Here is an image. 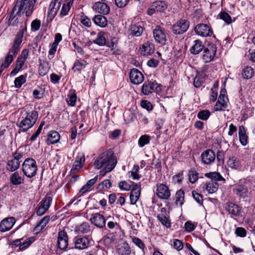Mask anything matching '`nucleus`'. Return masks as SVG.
Masks as SVG:
<instances>
[{"instance_id": "30", "label": "nucleus", "mask_w": 255, "mask_h": 255, "mask_svg": "<svg viewBox=\"0 0 255 255\" xmlns=\"http://www.w3.org/2000/svg\"><path fill=\"white\" fill-rule=\"evenodd\" d=\"M93 20L95 24L101 27H105L108 24V20L107 18L105 16L101 14L95 15L93 17Z\"/></svg>"}, {"instance_id": "46", "label": "nucleus", "mask_w": 255, "mask_h": 255, "mask_svg": "<svg viewBox=\"0 0 255 255\" xmlns=\"http://www.w3.org/2000/svg\"><path fill=\"white\" fill-rule=\"evenodd\" d=\"M49 67L47 63H40L38 68V72L40 76H45L49 71Z\"/></svg>"}, {"instance_id": "27", "label": "nucleus", "mask_w": 255, "mask_h": 255, "mask_svg": "<svg viewBox=\"0 0 255 255\" xmlns=\"http://www.w3.org/2000/svg\"><path fill=\"white\" fill-rule=\"evenodd\" d=\"M226 209L229 214L234 216H238L240 214V209L239 207L233 203L230 202L227 203Z\"/></svg>"}, {"instance_id": "56", "label": "nucleus", "mask_w": 255, "mask_h": 255, "mask_svg": "<svg viewBox=\"0 0 255 255\" xmlns=\"http://www.w3.org/2000/svg\"><path fill=\"white\" fill-rule=\"evenodd\" d=\"M119 187L123 190L129 191L131 189L132 185V183H128L125 181H121L119 183Z\"/></svg>"}, {"instance_id": "17", "label": "nucleus", "mask_w": 255, "mask_h": 255, "mask_svg": "<svg viewBox=\"0 0 255 255\" xmlns=\"http://www.w3.org/2000/svg\"><path fill=\"white\" fill-rule=\"evenodd\" d=\"M153 35L155 41L161 44H164L166 36L164 30L159 26H156L153 30Z\"/></svg>"}, {"instance_id": "21", "label": "nucleus", "mask_w": 255, "mask_h": 255, "mask_svg": "<svg viewBox=\"0 0 255 255\" xmlns=\"http://www.w3.org/2000/svg\"><path fill=\"white\" fill-rule=\"evenodd\" d=\"M157 83L155 82H145L142 87V92L144 95H148L157 90Z\"/></svg>"}, {"instance_id": "34", "label": "nucleus", "mask_w": 255, "mask_h": 255, "mask_svg": "<svg viewBox=\"0 0 255 255\" xmlns=\"http://www.w3.org/2000/svg\"><path fill=\"white\" fill-rule=\"evenodd\" d=\"M77 100V95L76 94L75 90H71L69 91L66 101L67 104L70 106H75Z\"/></svg>"}, {"instance_id": "9", "label": "nucleus", "mask_w": 255, "mask_h": 255, "mask_svg": "<svg viewBox=\"0 0 255 255\" xmlns=\"http://www.w3.org/2000/svg\"><path fill=\"white\" fill-rule=\"evenodd\" d=\"M194 31L197 34L202 37L211 36L213 34L211 28L204 23L197 24L194 28Z\"/></svg>"}, {"instance_id": "58", "label": "nucleus", "mask_w": 255, "mask_h": 255, "mask_svg": "<svg viewBox=\"0 0 255 255\" xmlns=\"http://www.w3.org/2000/svg\"><path fill=\"white\" fill-rule=\"evenodd\" d=\"M188 176L190 182L194 183L198 178V173L195 170H190L188 173Z\"/></svg>"}, {"instance_id": "52", "label": "nucleus", "mask_w": 255, "mask_h": 255, "mask_svg": "<svg viewBox=\"0 0 255 255\" xmlns=\"http://www.w3.org/2000/svg\"><path fill=\"white\" fill-rule=\"evenodd\" d=\"M80 21L83 25L86 27H89L91 26L92 23L90 19L83 13L80 15Z\"/></svg>"}, {"instance_id": "45", "label": "nucleus", "mask_w": 255, "mask_h": 255, "mask_svg": "<svg viewBox=\"0 0 255 255\" xmlns=\"http://www.w3.org/2000/svg\"><path fill=\"white\" fill-rule=\"evenodd\" d=\"M150 136L148 135L144 134L141 135L138 141V146L140 147H142L145 145L148 144L150 141Z\"/></svg>"}, {"instance_id": "35", "label": "nucleus", "mask_w": 255, "mask_h": 255, "mask_svg": "<svg viewBox=\"0 0 255 255\" xmlns=\"http://www.w3.org/2000/svg\"><path fill=\"white\" fill-rule=\"evenodd\" d=\"M88 63L83 59L76 60L72 67V70L74 72L80 71L85 68Z\"/></svg>"}, {"instance_id": "10", "label": "nucleus", "mask_w": 255, "mask_h": 255, "mask_svg": "<svg viewBox=\"0 0 255 255\" xmlns=\"http://www.w3.org/2000/svg\"><path fill=\"white\" fill-rule=\"evenodd\" d=\"M110 218L109 216L106 219L103 215L96 213L92 215L90 221L97 227L102 229L106 226V220H108Z\"/></svg>"}, {"instance_id": "55", "label": "nucleus", "mask_w": 255, "mask_h": 255, "mask_svg": "<svg viewBox=\"0 0 255 255\" xmlns=\"http://www.w3.org/2000/svg\"><path fill=\"white\" fill-rule=\"evenodd\" d=\"M227 105L225 101L218 100L214 107L216 111H222L226 108Z\"/></svg>"}, {"instance_id": "40", "label": "nucleus", "mask_w": 255, "mask_h": 255, "mask_svg": "<svg viewBox=\"0 0 255 255\" xmlns=\"http://www.w3.org/2000/svg\"><path fill=\"white\" fill-rule=\"evenodd\" d=\"M119 254L121 255H130L131 250L130 247L127 243H124L118 249Z\"/></svg>"}, {"instance_id": "28", "label": "nucleus", "mask_w": 255, "mask_h": 255, "mask_svg": "<svg viewBox=\"0 0 255 255\" xmlns=\"http://www.w3.org/2000/svg\"><path fill=\"white\" fill-rule=\"evenodd\" d=\"M75 231L78 234H87L91 231V226L87 222H83L75 227Z\"/></svg>"}, {"instance_id": "59", "label": "nucleus", "mask_w": 255, "mask_h": 255, "mask_svg": "<svg viewBox=\"0 0 255 255\" xmlns=\"http://www.w3.org/2000/svg\"><path fill=\"white\" fill-rule=\"evenodd\" d=\"M41 26V21L38 19L33 20L31 23V29L32 31L38 30Z\"/></svg>"}, {"instance_id": "64", "label": "nucleus", "mask_w": 255, "mask_h": 255, "mask_svg": "<svg viewBox=\"0 0 255 255\" xmlns=\"http://www.w3.org/2000/svg\"><path fill=\"white\" fill-rule=\"evenodd\" d=\"M117 44L118 40L115 37L112 38L111 41L106 42V45L112 49L116 48L117 46Z\"/></svg>"}, {"instance_id": "15", "label": "nucleus", "mask_w": 255, "mask_h": 255, "mask_svg": "<svg viewBox=\"0 0 255 255\" xmlns=\"http://www.w3.org/2000/svg\"><path fill=\"white\" fill-rule=\"evenodd\" d=\"M202 162L206 165L213 163L216 159L215 153L212 149L204 151L201 155Z\"/></svg>"}, {"instance_id": "2", "label": "nucleus", "mask_w": 255, "mask_h": 255, "mask_svg": "<svg viewBox=\"0 0 255 255\" xmlns=\"http://www.w3.org/2000/svg\"><path fill=\"white\" fill-rule=\"evenodd\" d=\"M117 161L113 153L110 152H104L100 155L95 160L94 165L97 169L111 166L115 167Z\"/></svg>"}, {"instance_id": "24", "label": "nucleus", "mask_w": 255, "mask_h": 255, "mask_svg": "<svg viewBox=\"0 0 255 255\" xmlns=\"http://www.w3.org/2000/svg\"><path fill=\"white\" fill-rule=\"evenodd\" d=\"M50 219V217L49 216H45L44 217L34 228L33 231L35 233L38 234L42 231L49 222Z\"/></svg>"}, {"instance_id": "38", "label": "nucleus", "mask_w": 255, "mask_h": 255, "mask_svg": "<svg viewBox=\"0 0 255 255\" xmlns=\"http://www.w3.org/2000/svg\"><path fill=\"white\" fill-rule=\"evenodd\" d=\"M157 218L160 222L167 228H170L171 227V223L169 218L165 216L164 214H159L157 215Z\"/></svg>"}, {"instance_id": "32", "label": "nucleus", "mask_w": 255, "mask_h": 255, "mask_svg": "<svg viewBox=\"0 0 255 255\" xmlns=\"http://www.w3.org/2000/svg\"><path fill=\"white\" fill-rule=\"evenodd\" d=\"M204 46L200 40L194 41V44L190 49V52L193 54H198L204 49Z\"/></svg>"}, {"instance_id": "13", "label": "nucleus", "mask_w": 255, "mask_h": 255, "mask_svg": "<svg viewBox=\"0 0 255 255\" xmlns=\"http://www.w3.org/2000/svg\"><path fill=\"white\" fill-rule=\"evenodd\" d=\"M132 183V186L130 190L131 191L130 193V203L132 205L136 204L140 195L141 184L134 183L130 181Z\"/></svg>"}, {"instance_id": "12", "label": "nucleus", "mask_w": 255, "mask_h": 255, "mask_svg": "<svg viewBox=\"0 0 255 255\" xmlns=\"http://www.w3.org/2000/svg\"><path fill=\"white\" fill-rule=\"evenodd\" d=\"M74 243L75 249L81 250H85L89 247L90 244V240L86 236L77 237L74 239Z\"/></svg>"}, {"instance_id": "33", "label": "nucleus", "mask_w": 255, "mask_h": 255, "mask_svg": "<svg viewBox=\"0 0 255 255\" xmlns=\"http://www.w3.org/2000/svg\"><path fill=\"white\" fill-rule=\"evenodd\" d=\"M218 183L213 180H210L205 184V188L209 194L216 192L218 189Z\"/></svg>"}, {"instance_id": "16", "label": "nucleus", "mask_w": 255, "mask_h": 255, "mask_svg": "<svg viewBox=\"0 0 255 255\" xmlns=\"http://www.w3.org/2000/svg\"><path fill=\"white\" fill-rule=\"evenodd\" d=\"M129 79L131 82L135 85H138L144 80V76L137 69H132L129 73Z\"/></svg>"}, {"instance_id": "6", "label": "nucleus", "mask_w": 255, "mask_h": 255, "mask_svg": "<svg viewBox=\"0 0 255 255\" xmlns=\"http://www.w3.org/2000/svg\"><path fill=\"white\" fill-rule=\"evenodd\" d=\"M22 157V153L17 151L14 152L13 154V157L11 159L8 160L6 165V169L10 172L16 171L20 166L21 159Z\"/></svg>"}, {"instance_id": "31", "label": "nucleus", "mask_w": 255, "mask_h": 255, "mask_svg": "<svg viewBox=\"0 0 255 255\" xmlns=\"http://www.w3.org/2000/svg\"><path fill=\"white\" fill-rule=\"evenodd\" d=\"M239 136L241 144L244 146L246 145L248 143V137L245 128L243 126H240L239 128Z\"/></svg>"}, {"instance_id": "51", "label": "nucleus", "mask_w": 255, "mask_h": 255, "mask_svg": "<svg viewBox=\"0 0 255 255\" xmlns=\"http://www.w3.org/2000/svg\"><path fill=\"white\" fill-rule=\"evenodd\" d=\"M111 185V181L108 179H106L104 180L102 183L99 184L98 188L100 190H106L109 189Z\"/></svg>"}, {"instance_id": "11", "label": "nucleus", "mask_w": 255, "mask_h": 255, "mask_svg": "<svg viewBox=\"0 0 255 255\" xmlns=\"http://www.w3.org/2000/svg\"><path fill=\"white\" fill-rule=\"evenodd\" d=\"M57 246L60 250L66 251L68 246V237L67 233L61 230L58 232Z\"/></svg>"}, {"instance_id": "63", "label": "nucleus", "mask_w": 255, "mask_h": 255, "mask_svg": "<svg viewBox=\"0 0 255 255\" xmlns=\"http://www.w3.org/2000/svg\"><path fill=\"white\" fill-rule=\"evenodd\" d=\"M52 201V198L49 196L44 198L40 203L48 209L50 207Z\"/></svg>"}, {"instance_id": "53", "label": "nucleus", "mask_w": 255, "mask_h": 255, "mask_svg": "<svg viewBox=\"0 0 255 255\" xmlns=\"http://www.w3.org/2000/svg\"><path fill=\"white\" fill-rule=\"evenodd\" d=\"M25 77L23 75H21L15 79L14 81V86L16 88H19L21 87L22 85L25 82Z\"/></svg>"}, {"instance_id": "49", "label": "nucleus", "mask_w": 255, "mask_h": 255, "mask_svg": "<svg viewBox=\"0 0 255 255\" xmlns=\"http://www.w3.org/2000/svg\"><path fill=\"white\" fill-rule=\"evenodd\" d=\"M94 43L103 46L106 44V40L103 33L100 32L98 34L97 38L94 41Z\"/></svg>"}, {"instance_id": "25", "label": "nucleus", "mask_w": 255, "mask_h": 255, "mask_svg": "<svg viewBox=\"0 0 255 255\" xmlns=\"http://www.w3.org/2000/svg\"><path fill=\"white\" fill-rule=\"evenodd\" d=\"M60 138V134L57 131H51L48 133L46 142L48 144H55L59 141Z\"/></svg>"}, {"instance_id": "50", "label": "nucleus", "mask_w": 255, "mask_h": 255, "mask_svg": "<svg viewBox=\"0 0 255 255\" xmlns=\"http://www.w3.org/2000/svg\"><path fill=\"white\" fill-rule=\"evenodd\" d=\"M219 16L220 19L224 20L226 23L227 24H230L232 22V18L231 16L225 11H222L219 14Z\"/></svg>"}, {"instance_id": "61", "label": "nucleus", "mask_w": 255, "mask_h": 255, "mask_svg": "<svg viewBox=\"0 0 255 255\" xmlns=\"http://www.w3.org/2000/svg\"><path fill=\"white\" fill-rule=\"evenodd\" d=\"M203 75H197L194 79L193 84L195 87L198 88L200 87L202 84L203 83L204 80L202 78Z\"/></svg>"}, {"instance_id": "44", "label": "nucleus", "mask_w": 255, "mask_h": 255, "mask_svg": "<svg viewBox=\"0 0 255 255\" xmlns=\"http://www.w3.org/2000/svg\"><path fill=\"white\" fill-rule=\"evenodd\" d=\"M34 241L33 238L27 239L25 240L21 239V244L18 251H22L28 248Z\"/></svg>"}, {"instance_id": "37", "label": "nucleus", "mask_w": 255, "mask_h": 255, "mask_svg": "<svg viewBox=\"0 0 255 255\" xmlns=\"http://www.w3.org/2000/svg\"><path fill=\"white\" fill-rule=\"evenodd\" d=\"M205 176L216 182L217 181H225V179L222 176L220 173L217 172H209L205 173Z\"/></svg>"}, {"instance_id": "54", "label": "nucleus", "mask_w": 255, "mask_h": 255, "mask_svg": "<svg viewBox=\"0 0 255 255\" xmlns=\"http://www.w3.org/2000/svg\"><path fill=\"white\" fill-rule=\"evenodd\" d=\"M171 243L174 248L177 251H180L183 248V243L178 239H173L171 241Z\"/></svg>"}, {"instance_id": "7", "label": "nucleus", "mask_w": 255, "mask_h": 255, "mask_svg": "<svg viewBox=\"0 0 255 255\" xmlns=\"http://www.w3.org/2000/svg\"><path fill=\"white\" fill-rule=\"evenodd\" d=\"M189 26L190 22L188 20L181 19L172 25V30L174 34H182L187 31Z\"/></svg>"}, {"instance_id": "42", "label": "nucleus", "mask_w": 255, "mask_h": 255, "mask_svg": "<svg viewBox=\"0 0 255 255\" xmlns=\"http://www.w3.org/2000/svg\"><path fill=\"white\" fill-rule=\"evenodd\" d=\"M143 28L142 26L138 25H132L130 28L131 34L135 36H139L143 32Z\"/></svg>"}, {"instance_id": "1", "label": "nucleus", "mask_w": 255, "mask_h": 255, "mask_svg": "<svg viewBox=\"0 0 255 255\" xmlns=\"http://www.w3.org/2000/svg\"><path fill=\"white\" fill-rule=\"evenodd\" d=\"M26 31V26L21 29L16 35L14 40L12 47L9 49V52L6 55L4 64V68L9 67L13 60V57H15L20 49V46L22 41V38L24 32Z\"/></svg>"}, {"instance_id": "29", "label": "nucleus", "mask_w": 255, "mask_h": 255, "mask_svg": "<svg viewBox=\"0 0 255 255\" xmlns=\"http://www.w3.org/2000/svg\"><path fill=\"white\" fill-rule=\"evenodd\" d=\"M154 51V45L151 43H144L141 48V53L143 55H148L152 54Z\"/></svg>"}, {"instance_id": "26", "label": "nucleus", "mask_w": 255, "mask_h": 255, "mask_svg": "<svg viewBox=\"0 0 255 255\" xmlns=\"http://www.w3.org/2000/svg\"><path fill=\"white\" fill-rule=\"evenodd\" d=\"M9 180L12 185H18L24 183V178L21 176L18 172H15L11 175Z\"/></svg>"}, {"instance_id": "36", "label": "nucleus", "mask_w": 255, "mask_h": 255, "mask_svg": "<svg viewBox=\"0 0 255 255\" xmlns=\"http://www.w3.org/2000/svg\"><path fill=\"white\" fill-rule=\"evenodd\" d=\"M73 0H69L66 3L63 4L62 9L60 12V15L61 17H62L67 14L71 5L73 3Z\"/></svg>"}, {"instance_id": "62", "label": "nucleus", "mask_w": 255, "mask_h": 255, "mask_svg": "<svg viewBox=\"0 0 255 255\" xmlns=\"http://www.w3.org/2000/svg\"><path fill=\"white\" fill-rule=\"evenodd\" d=\"M141 106L147 110L148 111H150L153 109V106L151 103L147 100H142L140 103Z\"/></svg>"}, {"instance_id": "43", "label": "nucleus", "mask_w": 255, "mask_h": 255, "mask_svg": "<svg viewBox=\"0 0 255 255\" xmlns=\"http://www.w3.org/2000/svg\"><path fill=\"white\" fill-rule=\"evenodd\" d=\"M175 203L176 205L181 206L183 204L184 200V192L182 190L180 189L177 191L175 195Z\"/></svg>"}, {"instance_id": "48", "label": "nucleus", "mask_w": 255, "mask_h": 255, "mask_svg": "<svg viewBox=\"0 0 255 255\" xmlns=\"http://www.w3.org/2000/svg\"><path fill=\"white\" fill-rule=\"evenodd\" d=\"M228 165L232 168H237L239 165V160L235 156L229 158L228 161Z\"/></svg>"}, {"instance_id": "41", "label": "nucleus", "mask_w": 255, "mask_h": 255, "mask_svg": "<svg viewBox=\"0 0 255 255\" xmlns=\"http://www.w3.org/2000/svg\"><path fill=\"white\" fill-rule=\"evenodd\" d=\"M242 74L244 79H250L254 74V70L251 66H247L243 69Z\"/></svg>"}, {"instance_id": "60", "label": "nucleus", "mask_w": 255, "mask_h": 255, "mask_svg": "<svg viewBox=\"0 0 255 255\" xmlns=\"http://www.w3.org/2000/svg\"><path fill=\"white\" fill-rule=\"evenodd\" d=\"M132 242L135 245H136L139 249L142 250L144 249V244L140 239L136 237H133L132 238Z\"/></svg>"}, {"instance_id": "3", "label": "nucleus", "mask_w": 255, "mask_h": 255, "mask_svg": "<svg viewBox=\"0 0 255 255\" xmlns=\"http://www.w3.org/2000/svg\"><path fill=\"white\" fill-rule=\"evenodd\" d=\"M38 115V112L35 110L27 112L25 118L20 122L19 125L20 131L25 132L31 128L36 123Z\"/></svg>"}, {"instance_id": "57", "label": "nucleus", "mask_w": 255, "mask_h": 255, "mask_svg": "<svg viewBox=\"0 0 255 255\" xmlns=\"http://www.w3.org/2000/svg\"><path fill=\"white\" fill-rule=\"evenodd\" d=\"M139 166L135 165L133 166L132 170L130 171L131 176L132 178L134 180H138L140 176L138 174L139 171Z\"/></svg>"}, {"instance_id": "8", "label": "nucleus", "mask_w": 255, "mask_h": 255, "mask_svg": "<svg viewBox=\"0 0 255 255\" xmlns=\"http://www.w3.org/2000/svg\"><path fill=\"white\" fill-rule=\"evenodd\" d=\"M156 186V195L161 199L168 200L171 195L168 187L162 183H157Z\"/></svg>"}, {"instance_id": "20", "label": "nucleus", "mask_w": 255, "mask_h": 255, "mask_svg": "<svg viewBox=\"0 0 255 255\" xmlns=\"http://www.w3.org/2000/svg\"><path fill=\"white\" fill-rule=\"evenodd\" d=\"M15 223V219L13 217L6 218L0 223V231L4 232L10 230Z\"/></svg>"}, {"instance_id": "39", "label": "nucleus", "mask_w": 255, "mask_h": 255, "mask_svg": "<svg viewBox=\"0 0 255 255\" xmlns=\"http://www.w3.org/2000/svg\"><path fill=\"white\" fill-rule=\"evenodd\" d=\"M152 4L157 12L163 11L167 7V4L164 1H157L154 2Z\"/></svg>"}, {"instance_id": "4", "label": "nucleus", "mask_w": 255, "mask_h": 255, "mask_svg": "<svg viewBox=\"0 0 255 255\" xmlns=\"http://www.w3.org/2000/svg\"><path fill=\"white\" fill-rule=\"evenodd\" d=\"M36 0H17L15 5L18 9L16 13L20 15L25 12L27 16H29L32 13L35 2Z\"/></svg>"}, {"instance_id": "18", "label": "nucleus", "mask_w": 255, "mask_h": 255, "mask_svg": "<svg viewBox=\"0 0 255 255\" xmlns=\"http://www.w3.org/2000/svg\"><path fill=\"white\" fill-rule=\"evenodd\" d=\"M93 9L96 12L103 15L108 14L110 11L109 6L106 3L100 1L94 3Z\"/></svg>"}, {"instance_id": "47", "label": "nucleus", "mask_w": 255, "mask_h": 255, "mask_svg": "<svg viewBox=\"0 0 255 255\" xmlns=\"http://www.w3.org/2000/svg\"><path fill=\"white\" fill-rule=\"evenodd\" d=\"M210 115L211 113L209 111L207 110H204L198 112L197 117L199 119L206 121L209 119Z\"/></svg>"}, {"instance_id": "23", "label": "nucleus", "mask_w": 255, "mask_h": 255, "mask_svg": "<svg viewBox=\"0 0 255 255\" xmlns=\"http://www.w3.org/2000/svg\"><path fill=\"white\" fill-rule=\"evenodd\" d=\"M85 160V155L82 153H78L76 157V160L73 163V168H72L71 172L74 173L75 171H77L80 169L83 166Z\"/></svg>"}, {"instance_id": "22", "label": "nucleus", "mask_w": 255, "mask_h": 255, "mask_svg": "<svg viewBox=\"0 0 255 255\" xmlns=\"http://www.w3.org/2000/svg\"><path fill=\"white\" fill-rule=\"evenodd\" d=\"M234 194L241 198H245L247 197L249 190L246 185L240 184L236 186L233 190Z\"/></svg>"}, {"instance_id": "19", "label": "nucleus", "mask_w": 255, "mask_h": 255, "mask_svg": "<svg viewBox=\"0 0 255 255\" xmlns=\"http://www.w3.org/2000/svg\"><path fill=\"white\" fill-rule=\"evenodd\" d=\"M216 52V48L213 45L209 46L205 48L204 49V54L203 55V59L205 63L211 62L213 60Z\"/></svg>"}, {"instance_id": "14", "label": "nucleus", "mask_w": 255, "mask_h": 255, "mask_svg": "<svg viewBox=\"0 0 255 255\" xmlns=\"http://www.w3.org/2000/svg\"><path fill=\"white\" fill-rule=\"evenodd\" d=\"M62 0H52L50 2L49 6V11L48 12L47 16L52 20L57 13L59 9Z\"/></svg>"}, {"instance_id": "5", "label": "nucleus", "mask_w": 255, "mask_h": 255, "mask_svg": "<svg viewBox=\"0 0 255 255\" xmlns=\"http://www.w3.org/2000/svg\"><path fill=\"white\" fill-rule=\"evenodd\" d=\"M37 171V165L36 161L31 158L25 159L22 164V171L28 178L34 176Z\"/></svg>"}]
</instances>
